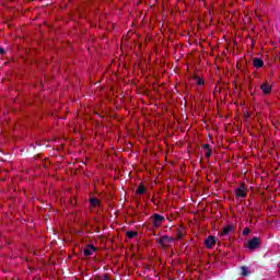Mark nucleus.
Listing matches in <instances>:
<instances>
[{
	"label": "nucleus",
	"instance_id": "f257e3e1",
	"mask_svg": "<svg viewBox=\"0 0 280 280\" xmlns=\"http://www.w3.org/2000/svg\"><path fill=\"white\" fill-rule=\"evenodd\" d=\"M151 222H152L154 229H161V224H163L165 222V217H163L159 213H154L151 218Z\"/></svg>",
	"mask_w": 280,
	"mask_h": 280
},
{
	"label": "nucleus",
	"instance_id": "f03ea898",
	"mask_svg": "<svg viewBox=\"0 0 280 280\" xmlns=\"http://www.w3.org/2000/svg\"><path fill=\"white\" fill-rule=\"evenodd\" d=\"M261 246V238L254 236L247 242V248L249 250H257V248H260Z\"/></svg>",
	"mask_w": 280,
	"mask_h": 280
},
{
	"label": "nucleus",
	"instance_id": "7ed1b4c3",
	"mask_svg": "<svg viewBox=\"0 0 280 280\" xmlns=\"http://www.w3.org/2000/svg\"><path fill=\"white\" fill-rule=\"evenodd\" d=\"M235 196H236L237 200H244V198H246V196H247L246 185L241 184L240 187H237L235 189Z\"/></svg>",
	"mask_w": 280,
	"mask_h": 280
},
{
	"label": "nucleus",
	"instance_id": "20e7f679",
	"mask_svg": "<svg viewBox=\"0 0 280 280\" xmlns=\"http://www.w3.org/2000/svg\"><path fill=\"white\" fill-rule=\"evenodd\" d=\"M235 233V225H226L221 232V237H231Z\"/></svg>",
	"mask_w": 280,
	"mask_h": 280
},
{
	"label": "nucleus",
	"instance_id": "39448f33",
	"mask_svg": "<svg viewBox=\"0 0 280 280\" xmlns=\"http://www.w3.org/2000/svg\"><path fill=\"white\" fill-rule=\"evenodd\" d=\"M260 90L262 91L264 95H270L272 93V85L268 82H264L260 85Z\"/></svg>",
	"mask_w": 280,
	"mask_h": 280
},
{
	"label": "nucleus",
	"instance_id": "423d86ee",
	"mask_svg": "<svg viewBox=\"0 0 280 280\" xmlns=\"http://www.w3.org/2000/svg\"><path fill=\"white\" fill-rule=\"evenodd\" d=\"M174 242V237L164 235L158 240V244H161V246H165L166 244H172Z\"/></svg>",
	"mask_w": 280,
	"mask_h": 280
},
{
	"label": "nucleus",
	"instance_id": "0eeeda50",
	"mask_svg": "<svg viewBox=\"0 0 280 280\" xmlns=\"http://www.w3.org/2000/svg\"><path fill=\"white\" fill-rule=\"evenodd\" d=\"M215 237L214 236H208L205 241V244H206V248H213V246H215Z\"/></svg>",
	"mask_w": 280,
	"mask_h": 280
},
{
	"label": "nucleus",
	"instance_id": "6e6552de",
	"mask_svg": "<svg viewBox=\"0 0 280 280\" xmlns=\"http://www.w3.org/2000/svg\"><path fill=\"white\" fill-rule=\"evenodd\" d=\"M85 257H91L93 253H95V246L89 245L84 250H83Z\"/></svg>",
	"mask_w": 280,
	"mask_h": 280
},
{
	"label": "nucleus",
	"instance_id": "1a4fd4ad",
	"mask_svg": "<svg viewBox=\"0 0 280 280\" xmlns=\"http://www.w3.org/2000/svg\"><path fill=\"white\" fill-rule=\"evenodd\" d=\"M203 152L206 154V159H211V145L210 144H203Z\"/></svg>",
	"mask_w": 280,
	"mask_h": 280
},
{
	"label": "nucleus",
	"instance_id": "9d476101",
	"mask_svg": "<svg viewBox=\"0 0 280 280\" xmlns=\"http://www.w3.org/2000/svg\"><path fill=\"white\" fill-rule=\"evenodd\" d=\"M253 65L256 69H261V67H264V60L255 58Z\"/></svg>",
	"mask_w": 280,
	"mask_h": 280
},
{
	"label": "nucleus",
	"instance_id": "9b49d317",
	"mask_svg": "<svg viewBox=\"0 0 280 280\" xmlns=\"http://www.w3.org/2000/svg\"><path fill=\"white\" fill-rule=\"evenodd\" d=\"M90 205H91V207H100L101 202H100V200L96 199L95 197H92V198L90 199Z\"/></svg>",
	"mask_w": 280,
	"mask_h": 280
},
{
	"label": "nucleus",
	"instance_id": "f8f14e48",
	"mask_svg": "<svg viewBox=\"0 0 280 280\" xmlns=\"http://www.w3.org/2000/svg\"><path fill=\"white\" fill-rule=\"evenodd\" d=\"M241 275H242V277H248V275H249L248 267H246V266L241 267Z\"/></svg>",
	"mask_w": 280,
	"mask_h": 280
},
{
	"label": "nucleus",
	"instance_id": "ddd939ff",
	"mask_svg": "<svg viewBox=\"0 0 280 280\" xmlns=\"http://www.w3.org/2000/svg\"><path fill=\"white\" fill-rule=\"evenodd\" d=\"M137 194H139V196H143V194H145V186H139L137 189Z\"/></svg>",
	"mask_w": 280,
	"mask_h": 280
},
{
	"label": "nucleus",
	"instance_id": "4468645a",
	"mask_svg": "<svg viewBox=\"0 0 280 280\" xmlns=\"http://www.w3.org/2000/svg\"><path fill=\"white\" fill-rule=\"evenodd\" d=\"M127 236L129 237V240H132V237H137V232L129 231L127 232Z\"/></svg>",
	"mask_w": 280,
	"mask_h": 280
},
{
	"label": "nucleus",
	"instance_id": "2eb2a0df",
	"mask_svg": "<svg viewBox=\"0 0 280 280\" xmlns=\"http://www.w3.org/2000/svg\"><path fill=\"white\" fill-rule=\"evenodd\" d=\"M197 84H198V86H202V84H205V80H202V79H198L197 80Z\"/></svg>",
	"mask_w": 280,
	"mask_h": 280
},
{
	"label": "nucleus",
	"instance_id": "dca6fc26",
	"mask_svg": "<svg viewBox=\"0 0 280 280\" xmlns=\"http://www.w3.org/2000/svg\"><path fill=\"white\" fill-rule=\"evenodd\" d=\"M249 233H250V229L245 228V229L243 230V235H248Z\"/></svg>",
	"mask_w": 280,
	"mask_h": 280
},
{
	"label": "nucleus",
	"instance_id": "f3484780",
	"mask_svg": "<svg viewBox=\"0 0 280 280\" xmlns=\"http://www.w3.org/2000/svg\"><path fill=\"white\" fill-rule=\"evenodd\" d=\"M0 54H1V56H5V49H3L2 47H0Z\"/></svg>",
	"mask_w": 280,
	"mask_h": 280
},
{
	"label": "nucleus",
	"instance_id": "a211bd4d",
	"mask_svg": "<svg viewBox=\"0 0 280 280\" xmlns=\"http://www.w3.org/2000/svg\"><path fill=\"white\" fill-rule=\"evenodd\" d=\"M177 237H178V240H182L183 238V232H178Z\"/></svg>",
	"mask_w": 280,
	"mask_h": 280
}]
</instances>
